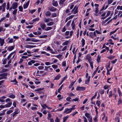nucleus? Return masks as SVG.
Listing matches in <instances>:
<instances>
[{
  "instance_id": "obj_56",
  "label": "nucleus",
  "mask_w": 122,
  "mask_h": 122,
  "mask_svg": "<svg viewBox=\"0 0 122 122\" xmlns=\"http://www.w3.org/2000/svg\"><path fill=\"white\" fill-rule=\"evenodd\" d=\"M117 59H115L114 60L112 61H111V63L112 64H114L117 61Z\"/></svg>"
},
{
  "instance_id": "obj_20",
  "label": "nucleus",
  "mask_w": 122,
  "mask_h": 122,
  "mask_svg": "<svg viewBox=\"0 0 122 122\" xmlns=\"http://www.w3.org/2000/svg\"><path fill=\"white\" fill-rule=\"evenodd\" d=\"M51 14V12L49 11H47L45 13V15L46 16H49Z\"/></svg>"
},
{
  "instance_id": "obj_58",
  "label": "nucleus",
  "mask_w": 122,
  "mask_h": 122,
  "mask_svg": "<svg viewBox=\"0 0 122 122\" xmlns=\"http://www.w3.org/2000/svg\"><path fill=\"white\" fill-rule=\"evenodd\" d=\"M52 67L54 68H57L58 67V66L55 65H53L52 66Z\"/></svg>"
},
{
  "instance_id": "obj_59",
  "label": "nucleus",
  "mask_w": 122,
  "mask_h": 122,
  "mask_svg": "<svg viewBox=\"0 0 122 122\" xmlns=\"http://www.w3.org/2000/svg\"><path fill=\"white\" fill-rule=\"evenodd\" d=\"M71 23V20L69 21L66 24V26H67L68 27L70 25Z\"/></svg>"
},
{
  "instance_id": "obj_35",
  "label": "nucleus",
  "mask_w": 122,
  "mask_h": 122,
  "mask_svg": "<svg viewBox=\"0 0 122 122\" xmlns=\"http://www.w3.org/2000/svg\"><path fill=\"white\" fill-rule=\"evenodd\" d=\"M118 92L119 95V96H121V92L120 91V90L118 88Z\"/></svg>"
},
{
  "instance_id": "obj_34",
  "label": "nucleus",
  "mask_w": 122,
  "mask_h": 122,
  "mask_svg": "<svg viewBox=\"0 0 122 122\" xmlns=\"http://www.w3.org/2000/svg\"><path fill=\"white\" fill-rule=\"evenodd\" d=\"M54 24L53 22H51L47 24V25L48 26H51L53 25Z\"/></svg>"
},
{
  "instance_id": "obj_50",
  "label": "nucleus",
  "mask_w": 122,
  "mask_h": 122,
  "mask_svg": "<svg viewBox=\"0 0 122 122\" xmlns=\"http://www.w3.org/2000/svg\"><path fill=\"white\" fill-rule=\"evenodd\" d=\"M109 87V86L108 85H106L104 86V88L105 89H107Z\"/></svg>"
},
{
  "instance_id": "obj_36",
  "label": "nucleus",
  "mask_w": 122,
  "mask_h": 122,
  "mask_svg": "<svg viewBox=\"0 0 122 122\" xmlns=\"http://www.w3.org/2000/svg\"><path fill=\"white\" fill-rule=\"evenodd\" d=\"M118 29V28H117L114 31H111L110 33V35H111L112 34H113L116 31H117V30Z\"/></svg>"
},
{
  "instance_id": "obj_12",
  "label": "nucleus",
  "mask_w": 122,
  "mask_h": 122,
  "mask_svg": "<svg viewBox=\"0 0 122 122\" xmlns=\"http://www.w3.org/2000/svg\"><path fill=\"white\" fill-rule=\"evenodd\" d=\"M36 47L35 46L30 45H26L25 47L26 48H32L35 47Z\"/></svg>"
},
{
  "instance_id": "obj_32",
  "label": "nucleus",
  "mask_w": 122,
  "mask_h": 122,
  "mask_svg": "<svg viewBox=\"0 0 122 122\" xmlns=\"http://www.w3.org/2000/svg\"><path fill=\"white\" fill-rule=\"evenodd\" d=\"M101 101H97L96 102V104L97 105V106L100 107V105L101 103Z\"/></svg>"
},
{
  "instance_id": "obj_61",
  "label": "nucleus",
  "mask_w": 122,
  "mask_h": 122,
  "mask_svg": "<svg viewBox=\"0 0 122 122\" xmlns=\"http://www.w3.org/2000/svg\"><path fill=\"white\" fill-rule=\"evenodd\" d=\"M60 119L57 117H56V119L55 120V122H59Z\"/></svg>"
},
{
  "instance_id": "obj_41",
  "label": "nucleus",
  "mask_w": 122,
  "mask_h": 122,
  "mask_svg": "<svg viewBox=\"0 0 122 122\" xmlns=\"http://www.w3.org/2000/svg\"><path fill=\"white\" fill-rule=\"evenodd\" d=\"M41 33L39 32H38V33L36 32H34L33 33L34 35H40L41 34Z\"/></svg>"
},
{
  "instance_id": "obj_62",
  "label": "nucleus",
  "mask_w": 122,
  "mask_h": 122,
  "mask_svg": "<svg viewBox=\"0 0 122 122\" xmlns=\"http://www.w3.org/2000/svg\"><path fill=\"white\" fill-rule=\"evenodd\" d=\"M52 17H56V16L57 15L55 13H53L52 14Z\"/></svg>"
},
{
  "instance_id": "obj_63",
  "label": "nucleus",
  "mask_w": 122,
  "mask_h": 122,
  "mask_svg": "<svg viewBox=\"0 0 122 122\" xmlns=\"http://www.w3.org/2000/svg\"><path fill=\"white\" fill-rule=\"evenodd\" d=\"M68 43V41H66L64 42L62 44L63 45H67Z\"/></svg>"
},
{
  "instance_id": "obj_25",
  "label": "nucleus",
  "mask_w": 122,
  "mask_h": 122,
  "mask_svg": "<svg viewBox=\"0 0 122 122\" xmlns=\"http://www.w3.org/2000/svg\"><path fill=\"white\" fill-rule=\"evenodd\" d=\"M101 57L99 55H98V57L97 60V61L98 62H99L100 61V60Z\"/></svg>"
},
{
  "instance_id": "obj_47",
  "label": "nucleus",
  "mask_w": 122,
  "mask_h": 122,
  "mask_svg": "<svg viewBox=\"0 0 122 122\" xmlns=\"http://www.w3.org/2000/svg\"><path fill=\"white\" fill-rule=\"evenodd\" d=\"M51 117V115L50 113L49 112H48V116L47 117L48 119H49Z\"/></svg>"
},
{
  "instance_id": "obj_4",
  "label": "nucleus",
  "mask_w": 122,
  "mask_h": 122,
  "mask_svg": "<svg viewBox=\"0 0 122 122\" xmlns=\"http://www.w3.org/2000/svg\"><path fill=\"white\" fill-rule=\"evenodd\" d=\"M74 11V14H76L77 12V8L75 6L74 7L73 9L71 11V12H73Z\"/></svg>"
},
{
  "instance_id": "obj_22",
  "label": "nucleus",
  "mask_w": 122,
  "mask_h": 122,
  "mask_svg": "<svg viewBox=\"0 0 122 122\" xmlns=\"http://www.w3.org/2000/svg\"><path fill=\"white\" fill-rule=\"evenodd\" d=\"M61 77V76L60 74L58 75L55 78V80H57L59 79Z\"/></svg>"
},
{
  "instance_id": "obj_10",
  "label": "nucleus",
  "mask_w": 122,
  "mask_h": 122,
  "mask_svg": "<svg viewBox=\"0 0 122 122\" xmlns=\"http://www.w3.org/2000/svg\"><path fill=\"white\" fill-rule=\"evenodd\" d=\"M40 26L42 29H45L46 27L45 25L42 23H41L40 24Z\"/></svg>"
},
{
  "instance_id": "obj_17",
  "label": "nucleus",
  "mask_w": 122,
  "mask_h": 122,
  "mask_svg": "<svg viewBox=\"0 0 122 122\" xmlns=\"http://www.w3.org/2000/svg\"><path fill=\"white\" fill-rule=\"evenodd\" d=\"M106 4H107L106 3H105V4L104 6H103V7L102 8L101 10H102L104 9H105L107 8V7L108 6L107 5H106Z\"/></svg>"
},
{
  "instance_id": "obj_43",
  "label": "nucleus",
  "mask_w": 122,
  "mask_h": 122,
  "mask_svg": "<svg viewBox=\"0 0 122 122\" xmlns=\"http://www.w3.org/2000/svg\"><path fill=\"white\" fill-rule=\"evenodd\" d=\"M9 97L12 98H14L15 97L14 95L12 94L9 96Z\"/></svg>"
},
{
  "instance_id": "obj_1",
  "label": "nucleus",
  "mask_w": 122,
  "mask_h": 122,
  "mask_svg": "<svg viewBox=\"0 0 122 122\" xmlns=\"http://www.w3.org/2000/svg\"><path fill=\"white\" fill-rule=\"evenodd\" d=\"M86 60H87L89 62L92 61V58L89 54L86 55Z\"/></svg>"
},
{
  "instance_id": "obj_46",
  "label": "nucleus",
  "mask_w": 122,
  "mask_h": 122,
  "mask_svg": "<svg viewBox=\"0 0 122 122\" xmlns=\"http://www.w3.org/2000/svg\"><path fill=\"white\" fill-rule=\"evenodd\" d=\"M71 99V97H69L67 98L66 100L68 102H71V101L70 100Z\"/></svg>"
},
{
  "instance_id": "obj_21",
  "label": "nucleus",
  "mask_w": 122,
  "mask_h": 122,
  "mask_svg": "<svg viewBox=\"0 0 122 122\" xmlns=\"http://www.w3.org/2000/svg\"><path fill=\"white\" fill-rule=\"evenodd\" d=\"M71 26H72V28L73 29H74L75 28V24L74 23V22L73 21L72 22Z\"/></svg>"
},
{
  "instance_id": "obj_3",
  "label": "nucleus",
  "mask_w": 122,
  "mask_h": 122,
  "mask_svg": "<svg viewBox=\"0 0 122 122\" xmlns=\"http://www.w3.org/2000/svg\"><path fill=\"white\" fill-rule=\"evenodd\" d=\"M106 14L107 13V15H105L104 17H102V19H105L107 17L109 16L111 14V11H108L107 12H106Z\"/></svg>"
},
{
  "instance_id": "obj_13",
  "label": "nucleus",
  "mask_w": 122,
  "mask_h": 122,
  "mask_svg": "<svg viewBox=\"0 0 122 122\" xmlns=\"http://www.w3.org/2000/svg\"><path fill=\"white\" fill-rule=\"evenodd\" d=\"M4 42V40L3 39H2L0 38V43L1 46H2Z\"/></svg>"
},
{
  "instance_id": "obj_57",
  "label": "nucleus",
  "mask_w": 122,
  "mask_h": 122,
  "mask_svg": "<svg viewBox=\"0 0 122 122\" xmlns=\"http://www.w3.org/2000/svg\"><path fill=\"white\" fill-rule=\"evenodd\" d=\"M39 19V18H36L34 19L33 20V21L35 22L36 21H37Z\"/></svg>"
},
{
  "instance_id": "obj_54",
  "label": "nucleus",
  "mask_w": 122,
  "mask_h": 122,
  "mask_svg": "<svg viewBox=\"0 0 122 122\" xmlns=\"http://www.w3.org/2000/svg\"><path fill=\"white\" fill-rule=\"evenodd\" d=\"M19 10L20 11H22L23 10V8L21 6H19Z\"/></svg>"
},
{
  "instance_id": "obj_39",
  "label": "nucleus",
  "mask_w": 122,
  "mask_h": 122,
  "mask_svg": "<svg viewBox=\"0 0 122 122\" xmlns=\"http://www.w3.org/2000/svg\"><path fill=\"white\" fill-rule=\"evenodd\" d=\"M81 42H82V47H83V46H84V45L85 44V40L83 39H82V40L81 41Z\"/></svg>"
},
{
  "instance_id": "obj_16",
  "label": "nucleus",
  "mask_w": 122,
  "mask_h": 122,
  "mask_svg": "<svg viewBox=\"0 0 122 122\" xmlns=\"http://www.w3.org/2000/svg\"><path fill=\"white\" fill-rule=\"evenodd\" d=\"M85 89V88L84 87H78L76 89L77 90H84Z\"/></svg>"
},
{
  "instance_id": "obj_38",
  "label": "nucleus",
  "mask_w": 122,
  "mask_h": 122,
  "mask_svg": "<svg viewBox=\"0 0 122 122\" xmlns=\"http://www.w3.org/2000/svg\"><path fill=\"white\" fill-rule=\"evenodd\" d=\"M113 0H107V3L108 5L111 4L113 2Z\"/></svg>"
},
{
  "instance_id": "obj_45",
  "label": "nucleus",
  "mask_w": 122,
  "mask_h": 122,
  "mask_svg": "<svg viewBox=\"0 0 122 122\" xmlns=\"http://www.w3.org/2000/svg\"><path fill=\"white\" fill-rule=\"evenodd\" d=\"M19 112V110L17 109H15V112H14L16 114H18Z\"/></svg>"
},
{
  "instance_id": "obj_49",
  "label": "nucleus",
  "mask_w": 122,
  "mask_h": 122,
  "mask_svg": "<svg viewBox=\"0 0 122 122\" xmlns=\"http://www.w3.org/2000/svg\"><path fill=\"white\" fill-rule=\"evenodd\" d=\"M62 56V55L60 54L58 55H57L56 56V57L59 58L61 57Z\"/></svg>"
},
{
  "instance_id": "obj_28",
  "label": "nucleus",
  "mask_w": 122,
  "mask_h": 122,
  "mask_svg": "<svg viewBox=\"0 0 122 122\" xmlns=\"http://www.w3.org/2000/svg\"><path fill=\"white\" fill-rule=\"evenodd\" d=\"M89 63L90 64V66L92 69L93 68V61H92L89 62Z\"/></svg>"
},
{
  "instance_id": "obj_24",
  "label": "nucleus",
  "mask_w": 122,
  "mask_h": 122,
  "mask_svg": "<svg viewBox=\"0 0 122 122\" xmlns=\"http://www.w3.org/2000/svg\"><path fill=\"white\" fill-rule=\"evenodd\" d=\"M44 21L46 23H47L49 22L50 20L49 19L45 18L44 19Z\"/></svg>"
},
{
  "instance_id": "obj_5",
  "label": "nucleus",
  "mask_w": 122,
  "mask_h": 122,
  "mask_svg": "<svg viewBox=\"0 0 122 122\" xmlns=\"http://www.w3.org/2000/svg\"><path fill=\"white\" fill-rule=\"evenodd\" d=\"M120 115L119 114H117L116 115V117L115 118V121L117 122H119Z\"/></svg>"
},
{
  "instance_id": "obj_60",
  "label": "nucleus",
  "mask_w": 122,
  "mask_h": 122,
  "mask_svg": "<svg viewBox=\"0 0 122 122\" xmlns=\"http://www.w3.org/2000/svg\"><path fill=\"white\" fill-rule=\"evenodd\" d=\"M47 35H43V36H40V38H46V37H47Z\"/></svg>"
},
{
  "instance_id": "obj_18",
  "label": "nucleus",
  "mask_w": 122,
  "mask_h": 122,
  "mask_svg": "<svg viewBox=\"0 0 122 122\" xmlns=\"http://www.w3.org/2000/svg\"><path fill=\"white\" fill-rule=\"evenodd\" d=\"M31 41L34 42H37L39 41V40H38L36 39L35 38L31 39Z\"/></svg>"
},
{
  "instance_id": "obj_15",
  "label": "nucleus",
  "mask_w": 122,
  "mask_h": 122,
  "mask_svg": "<svg viewBox=\"0 0 122 122\" xmlns=\"http://www.w3.org/2000/svg\"><path fill=\"white\" fill-rule=\"evenodd\" d=\"M12 102H10L9 103H7V104L5 105V107H10L11 105L12 104Z\"/></svg>"
},
{
  "instance_id": "obj_48",
  "label": "nucleus",
  "mask_w": 122,
  "mask_h": 122,
  "mask_svg": "<svg viewBox=\"0 0 122 122\" xmlns=\"http://www.w3.org/2000/svg\"><path fill=\"white\" fill-rule=\"evenodd\" d=\"M75 106V105H73L72 107L71 108H70V110H69L70 111H71L72 110H74L75 109V108L74 107Z\"/></svg>"
},
{
  "instance_id": "obj_64",
  "label": "nucleus",
  "mask_w": 122,
  "mask_h": 122,
  "mask_svg": "<svg viewBox=\"0 0 122 122\" xmlns=\"http://www.w3.org/2000/svg\"><path fill=\"white\" fill-rule=\"evenodd\" d=\"M31 41V39L29 38H27L25 41Z\"/></svg>"
},
{
  "instance_id": "obj_30",
  "label": "nucleus",
  "mask_w": 122,
  "mask_h": 122,
  "mask_svg": "<svg viewBox=\"0 0 122 122\" xmlns=\"http://www.w3.org/2000/svg\"><path fill=\"white\" fill-rule=\"evenodd\" d=\"M117 10H122V6H120V5H118L117 7Z\"/></svg>"
},
{
  "instance_id": "obj_11",
  "label": "nucleus",
  "mask_w": 122,
  "mask_h": 122,
  "mask_svg": "<svg viewBox=\"0 0 122 122\" xmlns=\"http://www.w3.org/2000/svg\"><path fill=\"white\" fill-rule=\"evenodd\" d=\"M29 1H28L24 5L23 7L24 9H25L27 8L29 5Z\"/></svg>"
},
{
  "instance_id": "obj_2",
  "label": "nucleus",
  "mask_w": 122,
  "mask_h": 122,
  "mask_svg": "<svg viewBox=\"0 0 122 122\" xmlns=\"http://www.w3.org/2000/svg\"><path fill=\"white\" fill-rule=\"evenodd\" d=\"M6 7V3H3L2 6H0V10H1L3 8V10L2 11L4 12L5 11V7Z\"/></svg>"
},
{
  "instance_id": "obj_26",
  "label": "nucleus",
  "mask_w": 122,
  "mask_h": 122,
  "mask_svg": "<svg viewBox=\"0 0 122 122\" xmlns=\"http://www.w3.org/2000/svg\"><path fill=\"white\" fill-rule=\"evenodd\" d=\"M53 5L54 6H56L58 5V3L56 1H53Z\"/></svg>"
},
{
  "instance_id": "obj_42",
  "label": "nucleus",
  "mask_w": 122,
  "mask_h": 122,
  "mask_svg": "<svg viewBox=\"0 0 122 122\" xmlns=\"http://www.w3.org/2000/svg\"><path fill=\"white\" fill-rule=\"evenodd\" d=\"M88 119L89 122H92V117L91 116L88 118Z\"/></svg>"
},
{
  "instance_id": "obj_7",
  "label": "nucleus",
  "mask_w": 122,
  "mask_h": 122,
  "mask_svg": "<svg viewBox=\"0 0 122 122\" xmlns=\"http://www.w3.org/2000/svg\"><path fill=\"white\" fill-rule=\"evenodd\" d=\"M7 74L5 73H3L0 74V76L2 78V79H5L6 78Z\"/></svg>"
},
{
  "instance_id": "obj_27",
  "label": "nucleus",
  "mask_w": 122,
  "mask_h": 122,
  "mask_svg": "<svg viewBox=\"0 0 122 122\" xmlns=\"http://www.w3.org/2000/svg\"><path fill=\"white\" fill-rule=\"evenodd\" d=\"M90 77H89L85 81V84H88L90 80Z\"/></svg>"
},
{
  "instance_id": "obj_9",
  "label": "nucleus",
  "mask_w": 122,
  "mask_h": 122,
  "mask_svg": "<svg viewBox=\"0 0 122 122\" xmlns=\"http://www.w3.org/2000/svg\"><path fill=\"white\" fill-rule=\"evenodd\" d=\"M18 5V4L17 3H13L12 5L13 9H15L17 7Z\"/></svg>"
},
{
  "instance_id": "obj_19",
  "label": "nucleus",
  "mask_w": 122,
  "mask_h": 122,
  "mask_svg": "<svg viewBox=\"0 0 122 122\" xmlns=\"http://www.w3.org/2000/svg\"><path fill=\"white\" fill-rule=\"evenodd\" d=\"M14 46H12L8 47V49L9 51H11L13 50L14 48Z\"/></svg>"
},
{
  "instance_id": "obj_8",
  "label": "nucleus",
  "mask_w": 122,
  "mask_h": 122,
  "mask_svg": "<svg viewBox=\"0 0 122 122\" xmlns=\"http://www.w3.org/2000/svg\"><path fill=\"white\" fill-rule=\"evenodd\" d=\"M41 106L42 107V108L41 110V111H43V109H45L46 108L48 107V106H47L46 104H41Z\"/></svg>"
},
{
  "instance_id": "obj_51",
  "label": "nucleus",
  "mask_w": 122,
  "mask_h": 122,
  "mask_svg": "<svg viewBox=\"0 0 122 122\" xmlns=\"http://www.w3.org/2000/svg\"><path fill=\"white\" fill-rule=\"evenodd\" d=\"M28 36L30 37H33L34 36L31 33L28 35Z\"/></svg>"
},
{
  "instance_id": "obj_44",
  "label": "nucleus",
  "mask_w": 122,
  "mask_h": 122,
  "mask_svg": "<svg viewBox=\"0 0 122 122\" xmlns=\"http://www.w3.org/2000/svg\"><path fill=\"white\" fill-rule=\"evenodd\" d=\"M79 98L77 97H76L75 99H74L72 100V101H74L75 102H78L79 101Z\"/></svg>"
},
{
  "instance_id": "obj_55",
  "label": "nucleus",
  "mask_w": 122,
  "mask_h": 122,
  "mask_svg": "<svg viewBox=\"0 0 122 122\" xmlns=\"http://www.w3.org/2000/svg\"><path fill=\"white\" fill-rule=\"evenodd\" d=\"M17 12V10L15 9L13 11V14L14 15Z\"/></svg>"
},
{
  "instance_id": "obj_33",
  "label": "nucleus",
  "mask_w": 122,
  "mask_h": 122,
  "mask_svg": "<svg viewBox=\"0 0 122 122\" xmlns=\"http://www.w3.org/2000/svg\"><path fill=\"white\" fill-rule=\"evenodd\" d=\"M63 85H62L61 86H60V87L59 88L58 90V92L59 93H61V92H60V91L61 90L62 88V86H63Z\"/></svg>"
},
{
  "instance_id": "obj_23",
  "label": "nucleus",
  "mask_w": 122,
  "mask_h": 122,
  "mask_svg": "<svg viewBox=\"0 0 122 122\" xmlns=\"http://www.w3.org/2000/svg\"><path fill=\"white\" fill-rule=\"evenodd\" d=\"M85 115L87 118L91 116L89 113H85Z\"/></svg>"
},
{
  "instance_id": "obj_37",
  "label": "nucleus",
  "mask_w": 122,
  "mask_h": 122,
  "mask_svg": "<svg viewBox=\"0 0 122 122\" xmlns=\"http://www.w3.org/2000/svg\"><path fill=\"white\" fill-rule=\"evenodd\" d=\"M13 111L12 110H9L7 111L6 112V113L7 114H9L10 113H11L13 112Z\"/></svg>"
},
{
  "instance_id": "obj_40",
  "label": "nucleus",
  "mask_w": 122,
  "mask_h": 122,
  "mask_svg": "<svg viewBox=\"0 0 122 122\" xmlns=\"http://www.w3.org/2000/svg\"><path fill=\"white\" fill-rule=\"evenodd\" d=\"M65 0H61L60 2V5H62L63 2L65 1Z\"/></svg>"
},
{
  "instance_id": "obj_52",
  "label": "nucleus",
  "mask_w": 122,
  "mask_h": 122,
  "mask_svg": "<svg viewBox=\"0 0 122 122\" xmlns=\"http://www.w3.org/2000/svg\"><path fill=\"white\" fill-rule=\"evenodd\" d=\"M52 29V28L51 27H46V29L45 30H50Z\"/></svg>"
},
{
  "instance_id": "obj_14",
  "label": "nucleus",
  "mask_w": 122,
  "mask_h": 122,
  "mask_svg": "<svg viewBox=\"0 0 122 122\" xmlns=\"http://www.w3.org/2000/svg\"><path fill=\"white\" fill-rule=\"evenodd\" d=\"M70 109H68V108H66L65 109V111H64V113H68L70 112H71V111H70Z\"/></svg>"
},
{
  "instance_id": "obj_6",
  "label": "nucleus",
  "mask_w": 122,
  "mask_h": 122,
  "mask_svg": "<svg viewBox=\"0 0 122 122\" xmlns=\"http://www.w3.org/2000/svg\"><path fill=\"white\" fill-rule=\"evenodd\" d=\"M6 97L5 96H3L1 97H0V102L2 103L4 102L5 101L3 100L6 98Z\"/></svg>"
},
{
  "instance_id": "obj_31",
  "label": "nucleus",
  "mask_w": 122,
  "mask_h": 122,
  "mask_svg": "<svg viewBox=\"0 0 122 122\" xmlns=\"http://www.w3.org/2000/svg\"><path fill=\"white\" fill-rule=\"evenodd\" d=\"M6 111L5 110H3L2 112V113H0V116H2L4 115Z\"/></svg>"
},
{
  "instance_id": "obj_29",
  "label": "nucleus",
  "mask_w": 122,
  "mask_h": 122,
  "mask_svg": "<svg viewBox=\"0 0 122 122\" xmlns=\"http://www.w3.org/2000/svg\"><path fill=\"white\" fill-rule=\"evenodd\" d=\"M68 117V116L64 117L63 118V122H65Z\"/></svg>"
},
{
  "instance_id": "obj_53",
  "label": "nucleus",
  "mask_w": 122,
  "mask_h": 122,
  "mask_svg": "<svg viewBox=\"0 0 122 122\" xmlns=\"http://www.w3.org/2000/svg\"><path fill=\"white\" fill-rule=\"evenodd\" d=\"M83 118L84 119V122H88L85 116H83Z\"/></svg>"
}]
</instances>
